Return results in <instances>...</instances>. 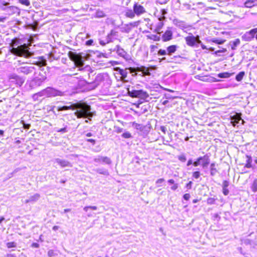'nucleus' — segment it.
Returning <instances> with one entry per match:
<instances>
[{"label":"nucleus","instance_id":"nucleus-1","mask_svg":"<svg viewBox=\"0 0 257 257\" xmlns=\"http://www.w3.org/2000/svg\"><path fill=\"white\" fill-rule=\"evenodd\" d=\"M35 64L39 68L34 70L33 78L28 81L30 87L35 88L42 85L47 79L48 73V67H45L47 64V61L43 57H39L38 61Z\"/></svg>","mask_w":257,"mask_h":257},{"label":"nucleus","instance_id":"nucleus-2","mask_svg":"<svg viewBox=\"0 0 257 257\" xmlns=\"http://www.w3.org/2000/svg\"><path fill=\"white\" fill-rule=\"evenodd\" d=\"M19 41L13 40L11 45L12 48L11 52L18 56H23L25 58H29L32 55V53L29 51V48L27 44L19 45Z\"/></svg>","mask_w":257,"mask_h":257},{"label":"nucleus","instance_id":"nucleus-3","mask_svg":"<svg viewBox=\"0 0 257 257\" xmlns=\"http://www.w3.org/2000/svg\"><path fill=\"white\" fill-rule=\"evenodd\" d=\"M76 106L77 110L74 112V115L77 118H88L92 117L91 112V107L85 103H74Z\"/></svg>","mask_w":257,"mask_h":257},{"label":"nucleus","instance_id":"nucleus-4","mask_svg":"<svg viewBox=\"0 0 257 257\" xmlns=\"http://www.w3.org/2000/svg\"><path fill=\"white\" fill-rule=\"evenodd\" d=\"M14 70L19 74L28 75L34 72L35 68L33 66H28L21 60H18L17 63H14Z\"/></svg>","mask_w":257,"mask_h":257},{"label":"nucleus","instance_id":"nucleus-5","mask_svg":"<svg viewBox=\"0 0 257 257\" xmlns=\"http://www.w3.org/2000/svg\"><path fill=\"white\" fill-rule=\"evenodd\" d=\"M64 92L58 90L52 87H48L43 89L41 92L34 95L35 96H46L47 97H52L57 96H63Z\"/></svg>","mask_w":257,"mask_h":257},{"label":"nucleus","instance_id":"nucleus-6","mask_svg":"<svg viewBox=\"0 0 257 257\" xmlns=\"http://www.w3.org/2000/svg\"><path fill=\"white\" fill-rule=\"evenodd\" d=\"M127 93L128 95L133 98H139L143 100H146L147 98L149 97V95L148 92L142 89L140 90H130L129 88L127 89Z\"/></svg>","mask_w":257,"mask_h":257},{"label":"nucleus","instance_id":"nucleus-7","mask_svg":"<svg viewBox=\"0 0 257 257\" xmlns=\"http://www.w3.org/2000/svg\"><path fill=\"white\" fill-rule=\"evenodd\" d=\"M210 162V156L208 154H206L203 156L197 158L196 161L194 162L193 166L197 167L201 165L202 168L205 169L209 164Z\"/></svg>","mask_w":257,"mask_h":257},{"label":"nucleus","instance_id":"nucleus-8","mask_svg":"<svg viewBox=\"0 0 257 257\" xmlns=\"http://www.w3.org/2000/svg\"><path fill=\"white\" fill-rule=\"evenodd\" d=\"M25 77L20 76L16 74H12L9 76V81L16 86H21L25 81Z\"/></svg>","mask_w":257,"mask_h":257},{"label":"nucleus","instance_id":"nucleus-9","mask_svg":"<svg viewBox=\"0 0 257 257\" xmlns=\"http://www.w3.org/2000/svg\"><path fill=\"white\" fill-rule=\"evenodd\" d=\"M104 76L102 74H98L95 76L93 81H85L89 85L90 89H95L102 81H104Z\"/></svg>","mask_w":257,"mask_h":257},{"label":"nucleus","instance_id":"nucleus-10","mask_svg":"<svg viewBox=\"0 0 257 257\" xmlns=\"http://www.w3.org/2000/svg\"><path fill=\"white\" fill-rule=\"evenodd\" d=\"M189 36L185 37L186 42L187 45L194 47L195 45H198V44L201 43V41L199 39V36H197L195 37L192 33H189Z\"/></svg>","mask_w":257,"mask_h":257},{"label":"nucleus","instance_id":"nucleus-11","mask_svg":"<svg viewBox=\"0 0 257 257\" xmlns=\"http://www.w3.org/2000/svg\"><path fill=\"white\" fill-rule=\"evenodd\" d=\"M173 23L176 27L182 30L184 32H186L185 29L190 30L192 26L187 24L185 21H181L178 19H174L173 20Z\"/></svg>","mask_w":257,"mask_h":257},{"label":"nucleus","instance_id":"nucleus-12","mask_svg":"<svg viewBox=\"0 0 257 257\" xmlns=\"http://www.w3.org/2000/svg\"><path fill=\"white\" fill-rule=\"evenodd\" d=\"M93 161L99 164H104L110 165L112 164V161L109 157L107 156H102L98 155L93 158Z\"/></svg>","mask_w":257,"mask_h":257},{"label":"nucleus","instance_id":"nucleus-13","mask_svg":"<svg viewBox=\"0 0 257 257\" xmlns=\"http://www.w3.org/2000/svg\"><path fill=\"white\" fill-rule=\"evenodd\" d=\"M113 51H115L118 56L122 57L126 60L131 59L130 55L118 45L115 47Z\"/></svg>","mask_w":257,"mask_h":257},{"label":"nucleus","instance_id":"nucleus-14","mask_svg":"<svg viewBox=\"0 0 257 257\" xmlns=\"http://www.w3.org/2000/svg\"><path fill=\"white\" fill-rule=\"evenodd\" d=\"M68 55L70 60L78 64L80 66L83 65L84 63L82 58L75 52L69 51L68 53Z\"/></svg>","mask_w":257,"mask_h":257},{"label":"nucleus","instance_id":"nucleus-15","mask_svg":"<svg viewBox=\"0 0 257 257\" xmlns=\"http://www.w3.org/2000/svg\"><path fill=\"white\" fill-rule=\"evenodd\" d=\"M255 28H253L248 31L246 32L241 36L242 40L246 42H250L252 41L254 39L255 34Z\"/></svg>","mask_w":257,"mask_h":257},{"label":"nucleus","instance_id":"nucleus-16","mask_svg":"<svg viewBox=\"0 0 257 257\" xmlns=\"http://www.w3.org/2000/svg\"><path fill=\"white\" fill-rule=\"evenodd\" d=\"M67 104H70L69 105H63V106H56L55 108L58 111H65L67 110H75L76 109V105L74 103L71 104V102H67Z\"/></svg>","mask_w":257,"mask_h":257},{"label":"nucleus","instance_id":"nucleus-17","mask_svg":"<svg viewBox=\"0 0 257 257\" xmlns=\"http://www.w3.org/2000/svg\"><path fill=\"white\" fill-rule=\"evenodd\" d=\"M231 123L233 126H236L239 123L240 121H241V124H243L244 121L241 119L239 114H236L233 116H230Z\"/></svg>","mask_w":257,"mask_h":257},{"label":"nucleus","instance_id":"nucleus-18","mask_svg":"<svg viewBox=\"0 0 257 257\" xmlns=\"http://www.w3.org/2000/svg\"><path fill=\"white\" fill-rule=\"evenodd\" d=\"M116 69L118 73L121 75L120 77V80L123 82H128V80L125 79L128 73L127 69H126V68L123 69L119 67H117Z\"/></svg>","mask_w":257,"mask_h":257},{"label":"nucleus","instance_id":"nucleus-19","mask_svg":"<svg viewBox=\"0 0 257 257\" xmlns=\"http://www.w3.org/2000/svg\"><path fill=\"white\" fill-rule=\"evenodd\" d=\"M173 38V32L170 28H168L167 30L162 35V40L163 42H167Z\"/></svg>","mask_w":257,"mask_h":257},{"label":"nucleus","instance_id":"nucleus-20","mask_svg":"<svg viewBox=\"0 0 257 257\" xmlns=\"http://www.w3.org/2000/svg\"><path fill=\"white\" fill-rule=\"evenodd\" d=\"M118 37V32L111 30L109 34L106 36V43L112 42L114 40L116 39Z\"/></svg>","mask_w":257,"mask_h":257},{"label":"nucleus","instance_id":"nucleus-21","mask_svg":"<svg viewBox=\"0 0 257 257\" xmlns=\"http://www.w3.org/2000/svg\"><path fill=\"white\" fill-rule=\"evenodd\" d=\"M55 162L57 163L58 165H59L61 167L64 168V167H72V164L65 160H62L59 158H56L55 159Z\"/></svg>","mask_w":257,"mask_h":257},{"label":"nucleus","instance_id":"nucleus-22","mask_svg":"<svg viewBox=\"0 0 257 257\" xmlns=\"http://www.w3.org/2000/svg\"><path fill=\"white\" fill-rule=\"evenodd\" d=\"M133 10L137 15H140L145 12V8L137 3L134 4Z\"/></svg>","mask_w":257,"mask_h":257},{"label":"nucleus","instance_id":"nucleus-23","mask_svg":"<svg viewBox=\"0 0 257 257\" xmlns=\"http://www.w3.org/2000/svg\"><path fill=\"white\" fill-rule=\"evenodd\" d=\"M146 69V67L144 66H142L141 67H129L127 68V71L128 73L132 74L133 76H135L137 75V72L138 71H142Z\"/></svg>","mask_w":257,"mask_h":257},{"label":"nucleus","instance_id":"nucleus-24","mask_svg":"<svg viewBox=\"0 0 257 257\" xmlns=\"http://www.w3.org/2000/svg\"><path fill=\"white\" fill-rule=\"evenodd\" d=\"M19 11V9L17 7L15 6H8L7 8L6 11L5 12L6 14L9 16L12 15L14 14L18 13Z\"/></svg>","mask_w":257,"mask_h":257},{"label":"nucleus","instance_id":"nucleus-25","mask_svg":"<svg viewBox=\"0 0 257 257\" xmlns=\"http://www.w3.org/2000/svg\"><path fill=\"white\" fill-rule=\"evenodd\" d=\"M40 198V195L38 193H36L34 195L30 197L28 199H26L25 202L26 203H34L37 201Z\"/></svg>","mask_w":257,"mask_h":257},{"label":"nucleus","instance_id":"nucleus-26","mask_svg":"<svg viewBox=\"0 0 257 257\" xmlns=\"http://www.w3.org/2000/svg\"><path fill=\"white\" fill-rule=\"evenodd\" d=\"M178 48V46L175 45H171L168 47L167 48V54L171 55L173 53L176 52Z\"/></svg>","mask_w":257,"mask_h":257},{"label":"nucleus","instance_id":"nucleus-27","mask_svg":"<svg viewBox=\"0 0 257 257\" xmlns=\"http://www.w3.org/2000/svg\"><path fill=\"white\" fill-rule=\"evenodd\" d=\"M257 0H247L244 3V7L245 8H251L256 5Z\"/></svg>","mask_w":257,"mask_h":257},{"label":"nucleus","instance_id":"nucleus-28","mask_svg":"<svg viewBox=\"0 0 257 257\" xmlns=\"http://www.w3.org/2000/svg\"><path fill=\"white\" fill-rule=\"evenodd\" d=\"M240 41L239 39H236L234 41H230L229 42V45L231 46V50H235L236 47H237L240 44Z\"/></svg>","mask_w":257,"mask_h":257},{"label":"nucleus","instance_id":"nucleus-29","mask_svg":"<svg viewBox=\"0 0 257 257\" xmlns=\"http://www.w3.org/2000/svg\"><path fill=\"white\" fill-rule=\"evenodd\" d=\"M210 175L211 176H214L216 173L218 172L217 169L215 168V163H213L210 164Z\"/></svg>","mask_w":257,"mask_h":257},{"label":"nucleus","instance_id":"nucleus-30","mask_svg":"<svg viewBox=\"0 0 257 257\" xmlns=\"http://www.w3.org/2000/svg\"><path fill=\"white\" fill-rule=\"evenodd\" d=\"M95 171L99 174L105 176L109 175V172L108 170L104 168H97L95 170Z\"/></svg>","mask_w":257,"mask_h":257},{"label":"nucleus","instance_id":"nucleus-31","mask_svg":"<svg viewBox=\"0 0 257 257\" xmlns=\"http://www.w3.org/2000/svg\"><path fill=\"white\" fill-rule=\"evenodd\" d=\"M10 3L4 1H0V9L6 12L7 8L9 6Z\"/></svg>","mask_w":257,"mask_h":257},{"label":"nucleus","instance_id":"nucleus-32","mask_svg":"<svg viewBox=\"0 0 257 257\" xmlns=\"http://www.w3.org/2000/svg\"><path fill=\"white\" fill-rule=\"evenodd\" d=\"M160 14L161 16H158V20L159 21H163L166 19L165 15L167 14V11L166 9H162Z\"/></svg>","mask_w":257,"mask_h":257},{"label":"nucleus","instance_id":"nucleus-33","mask_svg":"<svg viewBox=\"0 0 257 257\" xmlns=\"http://www.w3.org/2000/svg\"><path fill=\"white\" fill-rule=\"evenodd\" d=\"M246 157L247 158L246 163L245 165V167L247 168H250L252 167L251 163H252V158L250 156L246 155Z\"/></svg>","mask_w":257,"mask_h":257},{"label":"nucleus","instance_id":"nucleus-34","mask_svg":"<svg viewBox=\"0 0 257 257\" xmlns=\"http://www.w3.org/2000/svg\"><path fill=\"white\" fill-rule=\"evenodd\" d=\"M133 126L135 128L141 131H143L145 128V126L143 124L137 123L136 122H133Z\"/></svg>","mask_w":257,"mask_h":257},{"label":"nucleus","instance_id":"nucleus-35","mask_svg":"<svg viewBox=\"0 0 257 257\" xmlns=\"http://www.w3.org/2000/svg\"><path fill=\"white\" fill-rule=\"evenodd\" d=\"M245 75L244 71L239 72L235 76V79L237 81H240Z\"/></svg>","mask_w":257,"mask_h":257},{"label":"nucleus","instance_id":"nucleus-36","mask_svg":"<svg viewBox=\"0 0 257 257\" xmlns=\"http://www.w3.org/2000/svg\"><path fill=\"white\" fill-rule=\"evenodd\" d=\"M231 76V74L228 72H223L218 74V77L220 78H229Z\"/></svg>","mask_w":257,"mask_h":257},{"label":"nucleus","instance_id":"nucleus-37","mask_svg":"<svg viewBox=\"0 0 257 257\" xmlns=\"http://www.w3.org/2000/svg\"><path fill=\"white\" fill-rule=\"evenodd\" d=\"M251 189L254 193L257 191V179H255L253 180L251 186Z\"/></svg>","mask_w":257,"mask_h":257},{"label":"nucleus","instance_id":"nucleus-38","mask_svg":"<svg viewBox=\"0 0 257 257\" xmlns=\"http://www.w3.org/2000/svg\"><path fill=\"white\" fill-rule=\"evenodd\" d=\"M136 13H135L134 11H132L131 10L127 11L125 13V16L127 17L130 18H133L135 16Z\"/></svg>","mask_w":257,"mask_h":257},{"label":"nucleus","instance_id":"nucleus-39","mask_svg":"<svg viewBox=\"0 0 257 257\" xmlns=\"http://www.w3.org/2000/svg\"><path fill=\"white\" fill-rule=\"evenodd\" d=\"M121 136L122 138L124 139H132L133 138L132 134L129 132L127 131H125L124 133H123Z\"/></svg>","mask_w":257,"mask_h":257},{"label":"nucleus","instance_id":"nucleus-40","mask_svg":"<svg viewBox=\"0 0 257 257\" xmlns=\"http://www.w3.org/2000/svg\"><path fill=\"white\" fill-rule=\"evenodd\" d=\"M48 255L49 257H55L57 255V253L54 250H49L48 252Z\"/></svg>","mask_w":257,"mask_h":257},{"label":"nucleus","instance_id":"nucleus-41","mask_svg":"<svg viewBox=\"0 0 257 257\" xmlns=\"http://www.w3.org/2000/svg\"><path fill=\"white\" fill-rule=\"evenodd\" d=\"M201 176V173L199 171H196L192 173V177L195 179H198Z\"/></svg>","mask_w":257,"mask_h":257},{"label":"nucleus","instance_id":"nucleus-42","mask_svg":"<svg viewBox=\"0 0 257 257\" xmlns=\"http://www.w3.org/2000/svg\"><path fill=\"white\" fill-rule=\"evenodd\" d=\"M216 199H215L214 198H208L207 199V203L209 205H212L215 204V202Z\"/></svg>","mask_w":257,"mask_h":257},{"label":"nucleus","instance_id":"nucleus-43","mask_svg":"<svg viewBox=\"0 0 257 257\" xmlns=\"http://www.w3.org/2000/svg\"><path fill=\"white\" fill-rule=\"evenodd\" d=\"M19 2L23 5L26 6H29L30 5V2L29 0H18Z\"/></svg>","mask_w":257,"mask_h":257},{"label":"nucleus","instance_id":"nucleus-44","mask_svg":"<svg viewBox=\"0 0 257 257\" xmlns=\"http://www.w3.org/2000/svg\"><path fill=\"white\" fill-rule=\"evenodd\" d=\"M178 160L182 162H185L187 160L186 157L184 154H182L178 156Z\"/></svg>","mask_w":257,"mask_h":257},{"label":"nucleus","instance_id":"nucleus-45","mask_svg":"<svg viewBox=\"0 0 257 257\" xmlns=\"http://www.w3.org/2000/svg\"><path fill=\"white\" fill-rule=\"evenodd\" d=\"M21 123L23 124V128L25 130H29L31 126V124L29 123H26L24 120L21 121Z\"/></svg>","mask_w":257,"mask_h":257},{"label":"nucleus","instance_id":"nucleus-46","mask_svg":"<svg viewBox=\"0 0 257 257\" xmlns=\"http://www.w3.org/2000/svg\"><path fill=\"white\" fill-rule=\"evenodd\" d=\"M88 209H91L93 210H96L97 209V207L95 206H85L83 208L84 210L85 211H87Z\"/></svg>","mask_w":257,"mask_h":257},{"label":"nucleus","instance_id":"nucleus-47","mask_svg":"<svg viewBox=\"0 0 257 257\" xmlns=\"http://www.w3.org/2000/svg\"><path fill=\"white\" fill-rule=\"evenodd\" d=\"M165 181V180L163 178L159 179L156 181V184L157 187L162 186L161 184L163 183Z\"/></svg>","mask_w":257,"mask_h":257},{"label":"nucleus","instance_id":"nucleus-48","mask_svg":"<svg viewBox=\"0 0 257 257\" xmlns=\"http://www.w3.org/2000/svg\"><path fill=\"white\" fill-rule=\"evenodd\" d=\"M167 54V51L165 50L160 49L158 52V55H166Z\"/></svg>","mask_w":257,"mask_h":257},{"label":"nucleus","instance_id":"nucleus-49","mask_svg":"<svg viewBox=\"0 0 257 257\" xmlns=\"http://www.w3.org/2000/svg\"><path fill=\"white\" fill-rule=\"evenodd\" d=\"M163 25H164V24H163V22L160 21V22H159V23L158 24V25L157 27V30L158 31L162 29V28L163 27Z\"/></svg>","mask_w":257,"mask_h":257},{"label":"nucleus","instance_id":"nucleus-50","mask_svg":"<svg viewBox=\"0 0 257 257\" xmlns=\"http://www.w3.org/2000/svg\"><path fill=\"white\" fill-rule=\"evenodd\" d=\"M229 185V181L225 180L223 182L222 187V188H227Z\"/></svg>","mask_w":257,"mask_h":257},{"label":"nucleus","instance_id":"nucleus-51","mask_svg":"<svg viewBox=\"0 0 257 257\" xmlns=\"http://www.w3.org/2000/svg\"><path fill=\"white\" fill-rule=\"evenodd\" d=\"M16 246V243L14 242H10L7 243V247L8 248H12Z\"/></svg>","mask_w":257,"mask_h":257},{"label":"nucleus","instance_id":"nucleus-52","mask_svg":"<svg viewBox=\"0 0 257 257\" xmlns=\"http://www.w3.org/2000/svg\"><path fill=\"white\" fill-rule=\"evenodd\" d=\"M138 22H133V23H130L129 24H126V26H132V27H137L138 25Z\"/></svg>","mask_w":257,"mask_h":257},{"label":"nucleus","instance_id":"nucleus-53","mask_svg":"<svg viewBox=\"0 0 257 257\" xmlns=\"http://www.w3.org/2000/svg\"><path fill=\"white\" fill-rule=\"evenodd\" d=\"M58 132L61 133H65L68 132V130L67 127H65L64 128H62L57 131Z\"/></svg>","mask_w":257,"mask_h":257},{"label":"nucleus","instance_id":"nucleus-54","mask_svg":"<svg viewBox=\"0 0 257 257\" xmlns=\"http://www.w3.org/2000/svg\"><path fill=\"white\" fill-rule=\"evenodd\" d=\"M222 193L224 195H227L229 194V190L227 188H222Z\"/></svg>","mask_w":257,"mask_h":257},{"label":"nucleus","instance_id":"nucleus-55","mask_svg":"<svg viewBox=\"0 0 257 257\" xmlns=\"http://www.w3.org/2000/svg\"><path fill=\"white\" fill-rule=\"evenodd\" d=\"M226 51H227V50H226V49H224V48H223V49H221V50H219L216 51L215 52V53L216 55H219V53H224V52H225Z\"/></svg>","mask_w":257,"mask_h":257},{"label":"nucleus","instance_id":"nucleus-56","mask_svg":"<svg viewBox=\"0 0 257 257\" xmlns=\"http://www.w3.org/2000/svg\"><path fill=\"white\" fill-rule=\"evenodd\" d=\"M93 43V41L91 39H90L89 40H87L85 42V44L87 46H91L92 45Z\"/></svg>","mask_w":257,"mask_h":257},{"label":"nucleus","instance_id":"nucleus-57","mask_svg":"<svg viewBox=\"0 0 257 257\" xmlns=\"http://www.w3.org/2000/svg\"><path fill=\"white\" fill-rule=\"evenodd\" d=\"M86 142L91 143L93 145H94L95 144L96 141L94 139H86Z\"/></svg>","mask_w":257,"mask_h":257},{"label":"nucleus","instance_id":"nucleus-58","mask_svg":"<svg viewBox=\"0 0 257 257\" xmlns=\"http://www.w3.org/2000/svg\"><path fill=\"white\" fill-rule=\"evenodd\" d=\"M157 48H158V47L157 46H155L154 45H151V46H150L151 52H152V53Z\"/></svg>","mask_w":257,"mask_h":257},{"label":"nucleus","instance_id":"nucleus-59","mask_svg":"<svg viewBox=\"0 0 257 257\" xmlns=\"http://www.w3.org/2000/svg\"><path fill=\"white\" fill-rule=\"evenodd\" d=\"M190 197V195L189 194H188V193L185 194L183 195V198H184V199H185L186 200H188L189 199Z\"/></svg>","mask_w":257,"mask_h":257},{"label":"nucleus","instance_id":"nucleus-60","mask_svg":"<svg viewBox=\"0 0 257 257\" xmlns=\"http://www.w3.org/2000/svg\"><path fill=\"white\" fill-rule=\"evenodd\" d=\"M193 164H194V162H193V160L192 159H190L188 162H187V167H189L190 166H191V165H193Z\"/></svg>","mask_w":257,"mask_h":257},{"label":"nucleus","instance_id":"nucleus-61","mask_svg":"<svg viewBox=\"0 0 257 257\" xmlns=\"http://www.w3.org/2000/svg\"><path fill=\"white\" fill-rule=\"evenodd\" d=\"M192 181H189L187 184H186V187L188 189H191L192 188Z\"/></svg>","mask_w":257,"mask_h":257},{"label":"nucleus","instance_id":"nucleus-62","mask_svg":"<svg viewBox=\"0 0 257 257\" xmlns=\"http://www.w3.org/2000/svg\"><path fill=\"white\" fill-rule=\"evenodd\" d=\"M97 56L98 57H105V58L107 57L106 54L102 53H99V52L98 53V54L97 55Z\"/></svg>","mask_w":257,"mask_h":257},{"label":"nucleus","instance_id":"nucleus-63","mask_svg":"<svg viewBox=\"0 0 257 257\" xmlns=\"http://www.w3.org/2000/svg\"><path fill=\"white\" fill-rule=\"evenodd\" d=\"M213 42L218 44H222L224 43V40H213Z\"/></svg>","mask_w":257,"mask_h":257},{"label":"nucleus","instance_id":"nucleus-64","mask_svg":"<svg viewBox=\"0 0 257 257\" xmlns=\"http://www.w3.org/2000/svg\"><path fill=\"white\" fill-rule=\"evenodd\" d=\"M161 131L163 132L164 134H166L167 131V128L164 126H161L160 127Z\"/></svg>","mask_w":257,"mask_h":257}]
</instances>
